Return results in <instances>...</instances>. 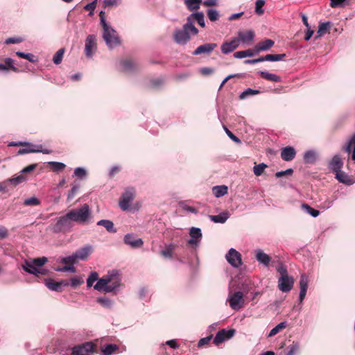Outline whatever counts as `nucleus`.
<instances>
[{"label":"nucleus","mask_w":355,"mask_h":355,"mask_svg":"<svg viewBox=\"0 0 355 355\" xmlns=\"http://www.w3.org/2000/svg\"><path fill=\"white\" fill-rule=\"evenodd\" d=\"M120 284V279L118 274L115 271L104 275L101 279H98L97 283L94 285V288L98 291H103L105 293H110L114 291L119 287Z\"/></svg>","instance_id":"f257e3e1"},{"label":"nucleus","mask_w":355,"mask_h":355,"mask_svg":"<svg viewBox=\"0 0 355 355\" xmlns=\"http://www.w3.org/2000/svg\"><path fill=\"white\" fill-rule=\"evenodd\" d=\"M68 216L73 222L84 224L90 218L89 207L87 204L83 205L80 209H72L68 212Z\"/></svg>","instance_id":"f03ea898"},{"label":"nucleus","mask_w":355,"mask_h":355,"mask_svg":"<svg viewBox=\"0 0 355 355\" xmlns=\"http://www.w3.org/2000/svg\"><path fill=\"white\" fill-rule=\"evenodd\" d=\"M73 227V223L71 218L68 216V213L65 215L56 218V222L52 225L51 230L55 233L69 232Z\"/></svg>","instance_id":"7ed1b4c3"},{"label":"nucleus","mask_w":355,"mask_h":355,"mask_svg":"<svg viewBox=\"0 0 355 355\" xmlns=\"http://www.w3.org/2000/svg\"><path fill=\"white\" fill-rule=\"evenodd\" d=\"M103 37L109 48L111 49L120 44L119 38L116 32L113 28H112L109 25H105V27L103 28Z\"/></svg>","instance_id":"20e7f679"},{"label":"nucleus","mask_w":355,"mask_h":355,"mask_svg":"<svg viewBox=\"0 0 355 355\" xmlns=\"http://www.w3.org/2000/svg\"><path fill=\"white\" fill-rule=\"evenodd\" d=\"M135 190L132 187L127 188L119 199V206L123 211L128 210L131 202L134 200Z\"/></svg>","instance_id":"39448f33"},{"label":"nucleus","mask_w":355,"mask_h":355,"mask_svg":"<svg viewBox=\"0 0 355 355\" xmlns=\"http://www.w3.org/2000/svg\"><path fill=\"white\" fill-rule=\"evenodd\" d=\"M228 301L232 309L238 310L241 309L245 302L243 293L241 291H237L233 294L230 293Z\"/></svg>","instance_id":"423d86ee"},{"label":"nucleus","mask_w":355,"mask_h":355,"mask_svg":"<svg viewBox=\"0 0 355 355\" xmlns=\"http://www.w3.org/2000/svg\"><path fill=\"white\" fill-rule=\"evenodd\" d=\"M236 331L234 329H223L220 331H219L214 339V343L216 345H219L220 344L223 343L224 341L230 339L232 338L235 334Z\"/></svg>","instance_id":"0eeeda50"},{"label":"nucleus","mask_w":355,"mask_h":355,"mask_svg":"<svg viewBox=\"0 0 355 355\" xmlns=\"http://www.w3.org/2000/svg\"><path fill=\"white\" fill-rule=\"evenodd\" d=\"M94 345L92 342H87L80 345H76L72 348L73 355H89L93 352Z\"/></svg>","instance_id":"6e6552de"},{"label":"nucleus","mask_w":355,"mask_h":355,"mask_svg":"<svg viewBox=\"0 0 355 355\" xmlns=\"http://www.w3.org/2000/svg\"><path fill=\"white\" fill-rule=\"evenodd\" d=\"M97 49L96 37L94 35H89L85 40V53L87 57H92Z\"/></svg>","instance_id":"1a4fd4ad"},{"label":"nucleus","mask_w":355,"mask_h":355,"mask_svg":"<svg viewBox=\"0 0 355 355\" xmlns=\"http://www.w3.org/2000/svg\"><path fill=\"white\" fill-rule=\"evenodd\" d=\"M294 279L292 277L288 275L280 277L278 280V288L281 291L287 293L292 289Z\"/></svg>","instance_id":"9d476101"},{"label":"nucleus","mask_w":355,"mask_h":355,"mask_svg":"<svg viewBox=\"0 0 355 355\" xmlns=\"http://www.w3.org/2000/svg\"><path fill=\"white\" fill-rule=\"evenodd\" d=\"M226 259L233 267L238 268L242 264L241 254L235 249L231 248L229 250Z\"/></svg>","instance_id":"9b49d317"},{"label":"nucleus","mask_w":355,"mask_h":355,"mask_svg":"<svg viewBox=\"0 0 355 355\" xmlns=\"http://www.w3.org/2000/svg\"><path fill=\"white\" fill-rule=\"evenodd\" d=\"M124 243L132 248H139L143 246L144 241L141 239H137L132 234H128L124 236Z\"/></svg>","instance_id":"f8f14e48"},{"label":"nucleus","mask_w":355,"mask_h":355,"mask_svg":"<svg viewBox=\"0 0 355 355\" xmlns=\"http://www.w3.org/2000/svg\"><path fill=\"white\" fill-rule=\"evenodd\" d=\"M25 148L19 149L17 153V155H24L27 153H42L44 154H51L52 153V150L49 149H42V146L41 145L35 146L34 145L33 147H28L26 146Z\"/></svg>","instance_id":"ddd939ff"},{"label":"nucleus","mask_w":355,"mask_h":355,"mask_svg":"<svg viewBox=\"0 0 355 355\" xmlns=\"http://www.w3.org/2000/svg\"><path fill=\"white\" fill-rule=\"evenodd\" d=\"M48 288L55 291H62V286H68L69 285L67 280H62L60 282H55L53 279H47L45 282Z\"/></svg>","instance_id":"4468645a"},{"label":"nucleus","mask_w":355,"mask_h":355,"mask_svg":"<svg viewBox=\"0 0 355 355\" xmlns=\"http://www.w3.org/2000/svg\"><path fill=\"white\" fill-rule=\"evenodd\" d=\"M254 37V33L252 31H239L238 33V37H235L236 40H238V44H239L240 42L243 43L249 44L252 42Z\"/></svg>","instance_id":"2eb2a0df"},{"label":"nucleus","mask_w":355,"mask_h":355,"mask_svg":"<svg viewBox=\"0 0 355 355\" xmlns=\"http://www.w3.org/2000/svg\"><path fill=\"white\" fill-rule=\"evenodd\" d=\"M217 46V44L215 43H207L202 45L199 46L196 50L192 53L193 55H198L200 54H209L212 52L214 49Z\"/></svg>","instance_id":"dca6fc26"},{"label":"nucleus","mask_w":355,"mask_h":355,"mask_svg":"<svg viewBox=\"0 0 355 355\" xmlns=\"http://www.w3.org/2000/svg\"><path fill=\"white\" fill-rule=\"evenodd\" d=\"M296 155V151L292 146L283 148L281 151V157L283 160L289 162L293 160Z\"/></svg>","instance_id":"f3484780"},{"label":"nucleus","mask_w":355,"mask_h":355,"mask_svg":"<svg viewBox=\"0 0 355 355\" xmlns=\"http://www.w3.org/2000/svg\"><path fill=\"white\" fill-rule=\"evenodd\" d=\"M174 39L178 44H185L189 40L190 36L188 32L185 29L182 28L175 31L174 34Z\"/></svg>","instance_id":"a211bd4d"},{"label":"nucleus","mask_w":355,"mask_h":355,"mask_svg":"<svg viewBox=\"0 0 355 355\" xmlns=\"http://www.w3.org/2000/svg\"><path fill=\"white\" fill-rule=\"evenodd\" d=\"M308 277L305 274H302L300 277V292L299 295V300L300 302H302L306 296L308 288Z\"/></svg>","instance_id":"6ab92c4d"},{"label":"nucleus","mask_w":355,"mask_h":355,"mask_svg":"<svg viewBox=\"0 0 355 355\" xmlns=\"http://www.w3.org/2000/svg\"><path fill=\"white\" fill-rule=\"evenodd\" d=\"M239 46L238 40L234 38L230 42H224L221 45V51L224 54H227L234 51Z\"/></svg>","instance_id":"aec40b11"},{"label":"nucleus","mask_w":355,"mask_h":355,"mask_svg":"<svg viewBox=\"0 0 355 355\" xmlns=\"http://www.w3.org/2000/svg\"><path fill=\"white\" fill-rule=\"evenodd\" d=\"M121 65L126 71H134L139 69V64L130 58L121 60Z\"/></svg>","instance_id":"412c9836"},{"label":"nucleus","mask_w":355,"mask_h":355,"mask_svg":"<svg viewBox=\"0 0 355 355\" xmlns=\"http://www.w3.org/2000/svg\"><path fill=\"white\" fill-rule=\"evenodd\" d=\"M275 42L270 39H266L257 44L254 50L257 53L267 51L273 46Z\"/></svg>","instance_id":"4be33fe9"},{"label":"nucleus","mask_w":355,"mask_h":355,"mask_svg":"<svg viewBox=\"0 0 355 355\" xmlns=\"http://www.w3.org/2000/svg\"><path fill=\"white\" fill-rule=\"evenodd\" d=\"M92 248L91 246H85L74 253L77 259L85 260L91 254Z\"/></svg>","instance_id":"5701e85b"},{"label":"nucleus","mask_w":355,"mask_h":355,"mask_svg":"<svg viewBox=\"0 0 355 355\" xmlns=\"http://www.w3.org/2000/svg\"><path fill=\"white\" fill-rule=\"evenodd\" d=\"M336 178L340 182L347 185H351L354 183L352 178L341 170L336 172Z\"/></svg>","instance_id":"b1692460"},{"label":"nucleus","mask_w":355,"mask_h":355,"mask_svg":"<svg viewBox=\"0 0 355 355\" xmlns=\"http://www.w3.org/2000/svg\"><path fill=\"white\" fill-rule=\"evenodd\" d=\"M190 236L191 239L189 240L188 243L190 245H196L198 243V239L202 236L200 229L191 227L190 230Z\"/></svg>","instance_id":"393cba45"},{"label":"nucleus","mask_w":355,"mask_h":355,"mask_svg":"<svg viewBox=\"0 0 355 355\" xmlns=\"http://www.w3.org/2000/svg\"><path fill=\"white\" fill-rule=\"evenodd\" d=\"M343 163L340 157L338 155H335L329 164L331 170L335 173L341 170Z\"/></svg>","instance_id":"a878e982"},{"label":"nucleus","mask_w":355,"mask_h":355,"mask_svg":"<svg viewBox=\"0 0 355 355\" xmlns=\"http://www.w3.org/2000/svg\"><path fill=\"white\" fill-rule=\"evenodd\" d=\"M12 70L14 72H19L18 68L14 66V60L10 58H7L4 60V64H0V70L7 71Z\"/></svg>","instance_id":"bb28decb"},{"label":"nucleus","mask_w":355,"mask_h":355,"mask_svg":"<svg viewBox=\"0 0 355 355\" xmlns=\"http://www.w3.org/2000/svg\"><path fill=\"white\" fill-rule=\"evenodd\" d=\"M256 259L259 263H263L266 266L269 265V263L271 260V258L261 250H257Z\"/></svg>","instance_id":"cd10ccee"},{"label":"nucleus","mask_w":355,"mask_h":355,"mask_svg":"<svg viewBox=\"0 0 355 355\" xmlns=\"http://www.w3.org/2000/svg\"><path fill=\"white\" fill-rule=\"evenodd\" d=\"M175 248L176 245L171 243L166 245L165 248L160 252V254L164 258L171 259Z\"/></svg>","instance_id":"c85d7f7f"},{"label":"nucleus","mask_w":355,"mask_h":355,"mask_svg":"<svg viewBox=\"0 0 355 355\" xmlns=\"http://www.w3.org/2000/svg\"><path fill=\"white\" fill-rule=\"evenodd\" d=\"M23 269L30 274L37 275L40 272V270L36 268V266L33 263V261H25V264L23 265Z\"/></svg>","instance_id":"c756f323"},{"label":"nucleus","mask_w":355,"mask_h":355,"mask_svg":"<svg viewBox=\"0 0 355 355\" xmlns=\"http://www.w3.org/2000/svg\"><path fill=\"white\" fill-rule=\"evenodd\" d=\"M228 188L225 185L215 186L212 189L213 193L216 198H220L227 193Z\"/></svg>","instance_id":"7c9ffc66"},{"label":"nucleus","mask_w":355,"mask_h":355,"mask_svg":"<svg viewBox=\"0 0 355 355\" xmlns=\"http://www.w3.org/2000/svg\"><path fill=\"white\" fill-rule=\"evenodd\" d=\"M209 217L214 223H224L227 220L229 216L227 212H223L218 215H210Z\"/></svg>","instance_id":"2f4dec72"},{"label":"nucleus","mask_w":355,"mask_h":355,"mask_svg":"<svg viewBox=\"0 0 355 355\" xmlns=\"http://www.w3.org/2000/svg\"><path fill=\"white\" fill-rule=\"evenodd\" d=\"M259 74L262 78H264L269 81H272V82H280L281 81V78L279 76H277L276 74H274V73H270L267 71H260Z\"/></svg>","instance_id":"473e14b6"},{"label":"nucleus","mask_w":355,"mask_h":355,"mask_svg":"<svg viewBox=\"0 0 355 355\" xmlns=\"http://www.w3.org/2000/svg\"><path fill=\"white\" fill-rule=\"evenodd\" d=\"M286 55L285 53H282V54H268V55H266L265 56H262V58L263 59V61L275 62V61H280V60H284L286 58Z\"/></svg>","instance_id":"72a5a7b5"},{"label":"nucleus","mask_w":355,"mask_h":355,"mask_svg":"<svg viewBox=\"0 0 355 355\" xmlns=\"http://www.w3.org/2000/svg\"><path fill=\"white\" fill-rule=\"evenodd\" d=\"M48 166L52 171L56 173L63 171L66 167L64 164L58 162H48Z\"/></svg>","instance_id":"f704fd0d"},{"label":"nucleus","mask_w":355,"mask_h":355,"mask_svg":"<svg viewBox=\"0 0 355 355\" xmlns=\"http://www.w3.org/2000/svg\"><path fill=\"white\" fill-rule=\"evenodd\" d=\"M119 349L118 345L115 344H109L102 348L103 355H112Z\"/></svg>","instance_id":"c9c22d12"},{"label":"nucleus","mask_w":355,"mask_h":355,"mask_svg":"<svg viewBox=\"0 0 355 355\" xmlns=\"http://www.w3.org/2000/svg\"><path fill=\"white\" fill-rule=\"evenodd\" d=\"M98 225L103 226L110 232H116V230L114 228V223L109 220H101L97 223Z\"/></svg>","instance_id":"e433bc0d"},{"label":"nucleus","mask_w":355,"mask_h":355,"mask_svg":"<svg viewBox=\"0 0 355 355\" xmlns=\"http://www.w3.org/2000/svg\"><path fill=\"white\" fill-rule=\"evenodd\" d=\"M183 28L185 29L188 33L190 31L193 35H196L198 33V29L194 26L191 17H188L187 22L184 25Z\"/></svg>","instance_id":"4c0bfd02"},{"label":"nucleus","mask_w":355,"mask_h":355,"mask_svg":"<svg viewBox=\"0 0 355 355\" xmlns=\"http://www.w3.org/2000/svg\"><path fill=\"white\" fill-rule=\"evenodd\" d=\"M254 55V53L252 49H247L234 53V57L236 58H243L245 57H252Z\"/></svg>","instance_id":"58836bf2"},{"label":"nucleus","mask_w":355,"mask_h":355,"mask_svg":"<svg viewBox=\"0 0 355 355\" xmlns=\"http://www.w3.org/2000/svg\"><path fill=\"white\" fill-rule=\"evenodd\" d=\"M330 27V22L320 23L318 26V35L315 37H320L327 33Z\"/></svg>","instance_id":"ea45409f"},{"label":"nucleus","mask_w":355,"mask_h":355,"mask_svg":"<svg viewBox=\"0 0 355 355\" xmlns=\"http://www.w3.org/2000/svg\"><path fill=\"white\" fill-rule=\"evenodd\" d=\"M349 0H330V6L332 8H342L344 7L345 5H349Z\"/></svg>","instance_id":"a19ab883"},{"label":"nucleus","mask_w":355,"mask_h":355,"mask_svg":"<svg viewBox=\"0 0 355 355\" xmlns=\"http://www.w3.org/2000/svg\"><path fill=\"white\" fill-rule=\"evenodd\" d=\"M352 149H353L352 159L355 161V135L351 138L348 145L346 146L345 150L349 153Z\"/></svg>","instance_id":"79ce46f5"},{"label":"nucleus","mask_w":355,"mask_h":355,"mask_svg":"<svg viewBox=\"0 0 355 355\" xmlns=\"http://www.w3.org/2000/svg\"><path fill=\"white\" fill-rule=\"evenodd\" d=\"M96 302L106 309H110L112 305V300L107 297H98L97 298Z\"/></svg>","instance_id":"37998d69"},{"label":"nucleus","mask_w":355,"mask_h":355,"mask_svg":"<svg viewBox=\"0 0 355 355\" xmlns=\"http://www.w3.org/2000/svg\"><path fill=\"white\" fill-rule=\"evenodd\" d=\"M184 3L191 10H193L200 8L201 0H184Z\"/></svg>","instance_id":"c03bdc74"},{"label":"nucleus","mask_w":355,"mask_h":355,"mask_svg":"<svg viewBox=\"0 0 355 355\" xmlns=\"http://www.w3.org/2000/svg\"><path fill=\"white\" fill-rule=\"evenodd\" d=\"M286 327V322H282L277 324L275 327L271 329L270 331L268 336L272 337L278 334L280 331L285 329Z\"/></svg>","instance_id":"a18cd8bd"},{"label":"nucleus","mask_w":355,"mask_h":355,"mask_svg":"<svg viewBox=\"0 0 355 355\" xmlns=\"http://www.w3.org/2000/svg\"><path fill=\"white\" fill-rule=\"evenodd\" d=\"M304 159L306 163L313 164L316 159L315 152L313 150L306 152L304 155Z\"/></svg>","instance_id":"49530a36"},{"label":"nucleus","mask_w":355,"mask_h":355,"mask_svg":"<svg viewBox=\"0 0 355 355\" xmlns=\"http://www.w3.org/2000/svg\"><path fill=\"white\" fill-rule=\"evenodd\" d=\"M268 167V166L264 163H261L259 164L255 165L253 167V172L255 175L259 176L263 173L264 170Z\"/></svg>","instance_id":"de8ad7c7"},{"label":"nucleus","mask_w":355,"mask_h":355,"mask_svg":"<svg viewBox=\"0 0 355 355\" xmlns=\"http://www.w3.org/2000/svg\"><path fill=\"white\" fill-rule=\"evenodd\" d=\"M64 53V49H60L53 55V61L55 64H59L62 60Z\"/></svg>","instance_id":"09e8293b"},{"label":"nucleus","mask_w":355,"mask_h":355,"mask_svg":"<svg viewBox=\"0 0 355 355\" xmlns=\"http://www.w3.org/2000/svg\"><path fill=\"white\" fill-rule=\"evenodd\" d=\"M288 349L286 355H295L300 352V345L297 343H293L288 347Z\"/></svg>","instance_id":"8fccbe9b"},{"label":"nucleus","mask_w":355,"mask_h":355,"mask_svg":"<svg viewBox=\"0 0 355 355\" xmlns=\"http://www.w3.org/2000/svg\"><path fill=\"white\" fill-rule=\"evenodd\" d=\"M259 93H260L259 90H256V89H252L248 88L241 94L240 98L244 99L248 96L257 95V94H259Z\"/></svg>","instance_id":"3c124183"},{"label":"nucleus","mask_w":355,"mask_h":355,"mask_svg":"<svg viewBox=\"0 0 355 355\" xmlns=\"http://www.w3.org/2000/svg\"><path fill=\"white\" fill-rule=\"evenodd\" d=\"M302 207L308 214H309L313 217L318 216L320 214V211L318 210L312 208L307 204H303Z\"/></svg>","instance_id":"603ef678"},{"label":"nucleus","mask_w":355,"mask_h":355,"mask_svg":"<svg viewBox=\"0 0 355 355\" xmlns=\"http://www.w3.org/2000/svg\"><path fill=\"white\" fill-rule=\"evenodd\" d=\"M26 180V177L24 175H19L17 177L10 178L8 180L12 185L16 186Z\"/></svg>","instance_id":"864d4df0"},{"label":"nucleus","mask_w":355,"mask_h":355,"mask_svg":"<svg viewBox=\"0 0 355 355\" xmlns=\"http://www.w3.org/2000/svg\"><path fill=\"white\" fill-rule=\"evenodd\" d=\"M190 17L194 18L200 26L205 27L204 14L202 12H197Z\"/></svg>","instance_id":"5fc2aeb1"},{"label":"nucleus","mask_w":355,"mask_h":355,"mask_svg":"<svg viewBox=\"0 0 355 355\" xmlns=\"http://www.w3.org/2000/svg\"><path fill=\"white\" fill-rule=\"evenodd\" d=\"M77 261L75 254L71 256L62 257L61 259V263L68 265H73Z\"/></svg>","instance_id":"6e6d98bb"},{"label":"nucleus","mask_w":355,"mask_h":355,"mask_svg":"<svg viewBox=\"0 0 355 355\" xmlns=\"http://www.w3.org/2000/svg\"><path fill=\"white\" fill-rule=\"evenodd\" d=\"M265 4V1L263 0H257L255 3V12L259 15H263L264 10H263V6Z\"/></svg>","instance_id":"4d7b16f0"},{"label":"nucleus","mask_w":355,"mask_h":355,"mask_svg":"<svg viewBox=\"0 0 355 355\" xmlns=\"http://www.w3.org/2000/svg\"><path fill=\"white\" fill-rule=\"evenodd\" d=\"M98 279V275L96 272H91L88 279H87V285L88 287H91L94 282Z\"/></svg>","instance_id":"13d9d810"},{"label":"nucleus","mask_w":355,"mask_h":355,"mask_svg":"<svg viewBox=\"0 0 355 355\" xmlns=\"http://www.w3.org/2000/svg\"><path fill=\"white\" fill-rule=\"evenodd\" d=\"M40 204V201L35 197H32L24 200V205L26 206H36Z\"/></svg>","instance_id":"bf43d9fd"},{"label":"nucleus","mask_w":355,"mask_h":355,"mask_svg":"<svg viewBox=\"0 0 355 355\" xmlns=\"http://www.w3.org/2000/svg\"><path fill=\"white\" fill-rule=\"evenodd\" d=\"M207 17L211 21H215L218 19L219 15L217 10L210 9L207 11Z\"/></svg>","instance_id":"052dcab7"},{"label":"nucleus","mask_w":355,"mask_h":355,"mask_svg":"<svg viewBox=\"0 0 355 355\" xmlns=\"http://www.w3.org/2000/svg\"><path fill=\"white\" fill-rule=\"evenodd\" d=\"M83 283L84 280L80 277L75 276L71 279V286L73 288H76Z\"/></svg>","instance_id":"680f3d73"},{"label":"nucleus","mask_w":355,"mask_h":355,"mask_svg":"<svg viewBox=\"0 0 355 355\" xmlns=\"http://www.w3.org/2000/svg\"><path fill=\"white\" fill-rule=\"evenodd\" d=\"M16 55L19 58L26 59L31 62H35V60L33 59L34 55L31 53H25L23 52L17 51L16 52Z\"/></svg>","instance_id":"e2e57ef3"},{"label":"nucleus","mask_w":355,"mask_h":355,"mask_svg":"<svg viewBox=\"0 0 355 355\" xmlns=\"http://www.w3.org/2000/svg\"><path fill=\"white\" fill-rule=\"evenodd\" d=\"M293 173V170L292 168H288L286 171H282L277 172L275 173V176L278 178H282L285 175H292Z\"/></svg>","instance_id":"0e129e2a"},{"label":"nucleus","mask_w":355,"mask_h":355,"mask_svg":"<svg viewBox=\"0 0 355 355\" xmlns=\"http://www.w3.org/2000/svg\"><path fill=\"white\" fill-rule=\"evenodd\" d=\"M47 258L46 257H40V258H36V259H34L33 260V263L36 266H42L43 265H44L46 262H47Z\"/></svg>","instance_id":"69168bd1"},{"label":"nucleus","mask_w":355,"mask_h":355,"mask_svg":"<svg viewBox=\"0 0 355 355\" xmlns=\"http://www.w3.org/2000/svg\"><path fill=\"white\" fill-rule=\"evenodd\" d=\"M78 190H79V187L78 186H73L68 193L67 200H72L75 197V196L77 194Z\"/></svg>","instance_id":"338daca9"},{"label":"nucleus","mask_w":355,"mask_h":355,"mask_svg":"<svg viewBox=\"0 0 355 355\" xmlns=\"http://www.w3.org/2000/svg\"><path fill=\"white\" fill-rule=\"evenodd\" d=\"M74 175L79 178H83L86 175V171L80 167H78L74 171Z\"/></svg>","instance_id":"774afa93"}]
</instances>
